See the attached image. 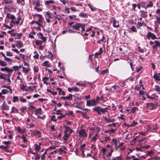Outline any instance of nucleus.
<instances>
[{"instance_id":"obj_3","label":"nucleus","mask_w":160,"mask_h":160,"mask_svg":"<svg viewBox=\"0 0 160 160\" xmlns=\"http://www.w3.org/2000/svg\"><path fill=\"white\" fill-rule=\"evenodd\" d=\"M97 104V102H96L94 99L87 101L86 105L88 106H96Z\"/></svg>"},{"instance_id":"obj_20","label":"nucleus","mask_w":160,"mask_h":160,"mask_svg":"<svg viewBox=\"0 0 160 160\" xmlns=\"http://www.w3.org/2000/svg\"><path fill=\"white\" fill-rule=\"evenodd\" d=\"M36 112H35V114L37 115L38 114H42V109L41 108H39L38 109H36Z\"/></svg>"},{"instance_id":"obj_31","label":"nucleus","mask_w":160,"mask_h":160,"mask_svg":"<svg viewBox=\"0 0 160 160\" xmlns=\"http://www.w3.org/2000/svg\"><path fill=\"white\" fill-rule=\"evenodd\" d=\"M49 78L44 77L42 78V81L44 83L48 85V83L46 82V81H48L49 80Z\"/></svg>"},{"instance_id":"obj_19","label":"nucleus","mask_w":160,"mask_h":160,"mask_svg":"<svg viewBox=\"0 0 160 160\" xmlns=\"http://www.w3.org/2000/svg\"><path fill=\"white\" fill-rule=\"evenodd\" d=\"M11 113H19L18 110L14 107H13L12 108Z\"/></svg>"},{"instance_id":"obj_24","label":"nucleus","mask_w":160,"mask_h":160,"mask_svg":"<svg viewBox=\"0 0 160 160\" xmlns=\"http://www.w3.org/2000/svg\"><path fill=\"white\" fill-rule=\"evenodd\" d=\"M35 147V150L36 152H39L40 150V149L41 148V146H38V145L37 144H34Z\"/></svg>"},{"instance_id":"obj_57","label":"nucleus","mask_w":160,"mask_h":160,"mask_svg":"<svg viewBox=\"0 0 160 160\" xmlns=\"http://www.w3.org/2000/svg\"><path fill=\"white\" fill-rule=\"evenodd\" d=\"M46 118V116L45 115H43L42 117L40 116L39 115H38L37 116L38 118H40L42 120H44V119Z\"/></svg>"},{"instance_id":"obj_58","label":"nucleus","mask_w":160,"mask_h":160,"mask_svg":"<svg viewBox=\"0 0 160 160\" xmlns=\"http://www.w3.org/2000/svg\"><path fill=\"white\" fill-rule=\"evenodd\" d=\"M138 123L137 122H135L134 121H133V123L132 124L128 126V127H134L135 125L138 124Z\"/></svg>"},{"instance_id":"obj_21","label":"nucleus","mask_w":160,"mask_h":160,"mask_svg":"<svg viewBox=\"0 0 160 160\" xmlns=\"http://www.w3.org/2000/svg\"><path fill=\"white\" fill-rule=\"evenodd\" d=\"M112 87L115 90H117V91H121V88L118 85H114Z\"/></svg>"},{"instance_id":"obj_17","label":"nucleus","mask_w":160,"mask_h":160,"mask_svg":"<svg viewBox=\"0 0 160 160\" xmlns=\"http://www.w3.org/2000/svg\"><path fill=\"white\" fill-rule=\"evenodd\" d=\"M79 16L82 18H88V17L87 14L83 12L80 13L79 15Z\"/></svg>"},{"instance_id":"obj_11","label":"nucleus","mask_w":160,"mask_h":160,"mask_svg":"<svg viewBox=\"0 0 160 160\" xmlns=\"http://www.w3.org/2000/svg\"><path fill=\"white\" fill-rule=\"evenodd\" d=\"M86 146V145L85 144H83L80 146V150L81 152H82V155L83 156V157L85 156L84 154V148Z\"/></svg>"},{"instance_id":"obj_62","label":"nucleus","mask_w":160,"mask_h":160,"mask_svg":"<svg viewBox=\"0 0 160 160\" xmlns=\"http://www.w3.org/2000/svg\"><path fill=\"white\" fill-rule=\"evenodd\" d=\"M136 72H139L140 70L143 69V67L142 66H140L139 68H138V67L136 68Z\"/></svg>"},{"instance_id":"obj_39","label":"nucleus","mask_w":160,"mask_h":160,"mask_svg":"<svg viewBox=\"0 0 160 160\" xmlns=\"http://www.w3.org/2000/svg\"><path fill=\"white\" fill-rule=\"evenodd\" d=\"M21 88L22 90H25V91H28V89L25 88L27 87V86L24 85L23 84H21Z\"/></svg>"},{"instance_id":"obj_10","label":"nucleus","mask_w":160,"mask_h":160,"mask_svg":"<svg viewBox=\"0 0 160 160\" xmlns=\"http://www.w3.org/2000/svg\"><path fill=\"white\" fill-rule=\"evenodd\" d=\"M9 109V107L6 104L3 103L1 106V109L2 110H8Z\"/></svg>"},{"instance_id":"obj_56","label":"nucleus","mask_w":160,"mask_h":160,"mask_svg":"<svg viewBox=\"0 0 160 160\" xmlns=\"http://www.w3.org/2000/svg\"><path fill=\"white\" fill-rule=\"evenodd\" d=\"M22 35V33H18L17 38L16 39H20L21 38V37Z\"/></svg>"},{"instance_id":"obj_50","label":"nucleus","mask_w":160,"mask_h":160,"mask_svg":"<svg viewBox=\"0 0 160 160\" xmlns=\"http://www.w3.org/2000/svg\"><path fill=\"white\" fill-rule=\"evenodd\" d=\"M141 6L143 7V8H145L146 9V6L145 7L146 3L143 2H140Z\"/></svg>"},{"instance_id":"obj_15","label":"nucleus","mask_w":160,"mask_h":160,"mask_svg":"<svg viewBox=\"0 0 160 160\" xmlns=\"http://www.w3.org/2000/svg\"><path fill=\"white\" fill-rule=\"evenodd\" d=\"M138 141L140 144H143L147 142V139L146 138H144L142 139H139L138 140Z\"/></svg>"},{"instance_id":"obj_26","label":"nucleus","mask_w":160,"mask_h":160,"mask_svg":"<svg viewBox=\"0 0 160 160\" xmlns=\"http://www.w3.org/2000/svg\"><path fill=\"white\" fill-rule=\"evenodd\" d=\"M102 48H100L99 49V52H97L95 53V56H98L102 54Z\"/></svg>"},{"instance_id":"obj_22","label":"nucleus","mask_w":160,"mask_h":160,"mask_svg":"<svg viewBox=\"0 0 160 160\" xmlns=\"http://www.w3.org/2000/svg\"><path fill=\"white\" fill-rule=\"evenodd\" d=\"M77 16L75 15H70L69 16V18L70 20L74 19L75 20H79L78 18H77Z\"/></svg>"},{"instance_id":"obj_7","label":"nucleus","mask_w":160,"mask_h":160,"mask_svg":"<svg viewBox=\"0 0 160 160\" xmlns=\"http://www.w3.org/2000/svg\"><path fill=\"white\" fill-rule=\"evenodd\" d=\"M152 78L157 81H160V73L156 72L154 74Z\"/></svg>"},{"instance_id":"obj_44","label":"nucleus","mask_w":160,"mask_h":160,"mask_svg":"<svg viewBox=\"0 0 160 160\" xmlns=\"http://www.w3.org/2000/svg\"><path fill=\"white\" fill-rule=\"evenodd\" d=\"M155 88L154 89V90L157 92H160V87L159 86L156 85H155Z\"/></svg>"},{"instance_id":"obj_54","label":"nucleus","mask_w":160,"mask_h":160,"mask_svg":"<svg viewBox=\"0 0 160 160\" xmlns=\"http://www.w3.org/2000/svg\"><path fill=\"white\" fill-rule=\"evenodd\" d=\"M87 5L89 8H90L91 11H93L95 9V8H93L92 6L90 3H88Z\"/></svg>"},{"instance_id":"obj_4","label":"nucleus","mask_w":160,"mask_h":160,"mask_svg":"<svg viewBox=\"0 0 160 160\" xmlns=\"http://www.w3.org/2000/svg\"><path fill=\"white\" fill-rule=\"evenodd\" d=\"M146 36L148 40H149L150 38L153 40L157 39L158 38L155 35L150 32L148 33Z\"/></svg>"},{"instance_id":"obj_32","label":"nucleus","mask_w":160,"mask_h":160,"mask_svg":"<svg viewBox=\"0 0 160 160\" xmlns=\"http://www.w3.org/2000/svg\"><path fill=\"white\" fill-rule=\"evenodd\" d=\"M82 116L83 117V118L86 119H88L90 118V117L87 115L86 113L85 112H84L82 113Z\"/></svg>"},{"instance_id":"obj_48","label":"nucleus","mask_w":160,"mask_h":160,"mask_svg":"<svg viewBox=\"0 0 160 160\" xmlns=\"http://www.w3.org/2000/svg\"><path fill=\"white\" fill-rule=\"evenodd\" d=\"M108 69H106L104 70H101L100 71L101 73L102 74H104L107 72H108Z\"/></svg>"},{"instance_id":"obj_16","label":"nucleus","mask_w":160,"mask_h":160,"mask_svg":"<svg viewBox=\"0 0 160 160\" xmlns=\"http://www.w3.org/2000/svg\"><path fill=\"white\" fill-rule=\"evenodd\" d=\"M104 119L108 122H113L115 120L114 119H113L112 120H111V118L110 116H108V118L107 117L104 118Z\"/></svg>"},{"instance_id":"obj_47","label":"nucleus","mask_w":160,"mask_h":160,"mask_svg":"<svg viewBox=\"0 0 160 160\" xmlns=\"http://www.w3.org/2000/svg\"><path fill=\"white\" fill-rule=\"evenodd\" d=\"M153 3L151 1H150L149 2V3L148 4H147L146 5V7L147 8H149V7H152L153 6Z\"/></svg>"},{"instance_id":"obj_29","label":"nucleus","mask_w":160,"mask_h":160,"mask_svg":"<svg viewBox=\"0 0 160 160\" xmlns=\"http://www.w3.org/2000/svg\"><path fill=\"white\" fill-rule=\"evenodd\" d=\"M108 108L106 107L104 108H101V113H102L103 114H104L106 112H108V111L107 110Z\"/></svg>"},{"instance_id":"obj_61","label":"nucleus","mask_w":160,"mask_h":160,"mask_svg":"<svg viewBox=\"0 0 160 160\" xmlns=\"http://www.w3.org/2000/svg\"><path fill=\"white\" fill-rule=\"evenodd\" d=\"M6 147L9 148L8 145H6L5 146H4L3 145L0 146V148L2 149H5L6 148Z\"/></svg>"},{"instance_id":"obj_9","label":"nucleus","mask_w":160,"mask_h":160,"mask_svg":"<svg viewBox=\"0 0 160 160\" xmlns=\"http://www.w3.org/2000/svg\"><path fill=\"white\" fill-rule=\"evenodd\" d=\"M17 44H16V46L18 48H20L23 46V44L22 42L21 41L18 40L16 41Z\"/></svg>"},{"instance_id":"obj_33","label":"nucleus","mask_w":160,"mask_h":160,"mask_svg":"<svg viewBox=\"0 0 160 160\" xmlns=\"http://www.w3.org/2000/svg\"><path fill=\"white\" fill-rule=\"evenodd\" d=\"M21 138L23 140V142L24 143H26L28 142V140L26 139V137L24 135H22L21 136Z\"/></svg>"},{"instance_id":"obj_60","label":"nucleus","mask_w":160,"mask_h":160,"mask_svg":"<svg viewBox=\"0 0 160 160\" xmlns=\"http://www.w3.org/2000/svg\"><path fill=\"white\" fill-rule=\"evenodd\" d=\"M12 68L13 69V70L15 71H18L19 70L18 66H13Z\"/></svg>"},{"instance_id":"obj_25","label":"nucleus","mask_w":160,"mask_h":160,"mask_svg":"<svg viewBox=\"0 0 160 160\" xmlns=\"http://www.w3.org/2000/svg\"><path fill=\"white\" fill-rule=\"evenodd\" d=\"M65 135L63 136V140L65 141H67V138H68L70 136V134H68V133L64 132Z\"/></svg>"},{"instance_id":"obj_64","label":"nucleus","mask_w":160,"mask_h":160,"mask_svg":"<svg viewBox=\"0 0 160 160\" xmlns=\"http://www.w3.org/2000/svg\"><path fill=\"white\" fill-rule=\"evenodd\" d=\"M6 55L7 56L11 57L12 56V53H11L10 52L6 51Z\"/></svg>"},{"instance_id":"obj_37","label":"nucleus","mask_w":160,"mask_h":160,"mask_svg":"<svg viewBox=\"0 0 160 160\" xmlns=\"http://www.w3.org/2000/svg\"><path fill=\"white\" fill-rule=\"evenodd\" d=\"M42 42H43L42 41H40V40H37L35 41V43L36 44V45L38 46L40 45H42Z\"/></svg>"},{"instance_id":"obj_35","label":"nucleus","mask_w":160,"mask_h":160,"mask_svg":"<svg viewBox=\"0 0 160 160\" xmlns=\"http://www.w3.org/2000/svg\"><path fill=\"white\" fill-rule=\"evenodd\" d=\"M55 2L52 0H48L46 1L45 2V4L48 5L50 4V3H53Z\"/></svg>"},{"instance_id":"obj_42","label":"nucleus","mask_w":160,"mask_h":160,"mask_svg":"<svg viewBox=\"0 0 160 160\" xmlns=\"http://www.w3.org/2000/svg\"><path fill=\"white\" fill-rule=\"evenodd\" d=\"M27 109L26 107L25 106L21 107L20 109L22 111V112L25 113V111L27 110Z\"/></svg>"},{"instance_id":"obj_38","label":"nucleus","mask_w":160,"mask_h":160,"mask_svg":"<svg viewBox=\"0 0 160 160\" xmlns=\"http://www.w3.org/2000/svg\"><path fill=\"white\" fill-rule=\"evenodd\" d=\"M72 96H73V95L71 94H69L68 96L65 97L66 99H67L68 100H72Z\"/></svg>"},{"instance_id":"obj_8","label":"nucleus","mask_w":160,"mask_h":160,"mask_svg":"<svg viewBox=\"0 0 160 160\" xmlns=\"http://www.w3.org/2000/svg\"><path fill=\"white\" fill-rule=\"evenodd\" d=\"M93 111L97 112L98 115H100L101 114V107L99 106L95 107L93 108Z\"/></svg>"},{"instance_id":"obj_41","label":"nucleus","mask_w":160,"mask_h":160,"mask_svg":"<svg viewBox=\"0 0 160 160\" xmlns=\"http://www.w3.org/2000/svg\"><path fill=\"white\" fill-rule=\"evenodd\" d=\"M137 109V110H138V109L137 107H133L132 108L130 112H131L134 113L136 111V110Z\"/></svg>"},{"instance_id":"obj_46","label":"nucleus","mask_w":160,"mask_h":160,"mask_svg":"<svg viewBox=\"0 0 160 160\" xmlns=\"http://www.w3.org/2000/svg\"><path fill=\"white\" fill-rule=\"evenodd\" d=\"M51 119L52 121L55 122H56L57 120L56 118V116L55 115H53L51 116Z\"/></svg>"},{"instance_id":"obj_13","label":"nucleus","mask_w":160,"mask_h":160,"mask_svg":"<svg viewBox=\"0 0 160 160\" xmlns=\"http://www.w3.org/2000/svg\"><path fill=\"white\" fill-rule=\"evenodd\" d=\"M6 18H7L11 19L12 20H15L16 19V18L14 15L8 13H7Z\"/></svg>"},{"instance_id":"obj_23","label":"nucleus","mask_w":160,"mask_h":160,"mask_svg":"<svg viewBox=\"0 0 160 160\" xmlns=\"http://www.w3.org/2000/svg\"><path fill=\"white\" fill-rule=\"evenodd\" d=\"M123 159L122 158V155L121 154L119 156L117 157L116 158L113 157L112 160H122Z\"/></svg>"},{"instance_id":"obj_1","label":"nucleus","mask_w":160,"mask_h":160,"mask_svg":"<svg viewBox=\"0 0 160 160\" xmlns=\"http://www.w3.org/2000/svg\"><path fill=\"white\" fill-rule=\"evenodd\" d=\"M86 25L85 24H82L81 23H76L75 24L73 25L72 28H73L75 30L79 31L80 30V28H82L81 32H83L85 31V26Z\"/></svg>"},{"instance_id":"obj_2","label":"nucleus","mask_w":160,"mask_h":160,"mask_svg":"<svg viewBox=\"0 0 160 160\" xmlns=\"http://www.w3.org/2000/svg\"><path fill=\"white\" fill-rule=\"evenodd\" d=\"M150 45L152 46L153 50L157 51L158 50L157 48L159 47L158 41L155 40L154 42L150 41Z\"/></svg>"},{"instance_id":"obj_55","label":"nucleus","mask_w":160,"mask_h":160,"mask_svg":"<svg viewBox=\"0 0 160 160\" xmlns=\"http://www.w3.org/2000/svg\"><path fill=\"white\" fill-rule=\"evenodd\" d=\"M98 136V134H96L94 137H92V139L93 142H95L97 139V137Z\"/></svg>"},{"instance_id":"obj_45","label":"nucleus","mask_w":160,"mask_h":160,"mask_svg":"<svg viewBox=\"0 0 160 160\" xmlns=\"http://www.w3.org/2000/svg\"><path fill=\"white\" fill-rule=\"evenodd\" d=\"M130 29L131 31L134 32H137V30L135 27L133 26L130 28Z\"/></svg>"},{"instance_id":"obj_12","label":"nucleus","mask_w":160,"mask_h":160,"mask_svg":"<svg viewBox=\"0 0 160 160\" xmlns=\"http://www.w3.org/2000/svg\"><path fill=\"white\" fill-rule=\"evenodd\" d=\"M37 35L41 36L40 38L43 41L45 42L47 40L46 38L45 37H44L43 34L41 32H39L38 33H37Z\"/></svg>"},{"instance_id":"obj_34","label":"nucleus","mask_w":160,"mask_h":160,"mask_svg":"<svg viewBox=\"0 0 160 160\" xmlns=\"http://www.w3.org/2000/svg\"><path fill=\"white\" fill-rule=\"evenodd\" d=\"M0 65L2 67L6 66L7 64L6 62L0 60Z\"/></svg>"},{"instance_id":"obj_52","label":"nucleus","mask_w":160,"mask_h":160,"mask_svg":"<svg viewBox=\"0 0 160 160\" xmlns=\"http://www.w3.org/2000/svg\"><path fill=\"white\" fill-rule=\"evenodd\" d=\"M9 92V91H8L6 89H3L2 90V93L3 94H6V93H8Z\"/></svg>"},{"instance_id":"obj_53","label":"nucleus","mask_w":160,"mask_h":160,"mask_svg":"<svg viewBox=\"0 0 160 160\" xmlns=\"http://www.w3.org/2000/svg\"><path fill=\"white\" fill-rule=\"evenodd\" d=\"M2 143L5 145H10L11 144V142L10 141H4Z\"/></svg>"},{"instance_id":"obj_40","label":"nucleus","mask_w":160,"mask_h":160,"mask_svg":"<svg viewBox=\"0 0 160 160\" xmlns=\"http://www.w3.org/2000/svg\"><path fill=\"white\" fill-rule=\"evenodd\" d=\"M33 53L34 54H35V55L33 56L34 58L37 59H38L39 55L38 52L36 51H34Z\"/></svg>"},{"instance_id":"obj_14","label":"nucleus","mask_w":160,"mask_h":160,"mask_svg":"<svg viewBox=\"0 0 160 160\" xmlns=\"http://www.w3.org/2000/svg\"><path fill=\"white\" fill-rule=\"evenodd\" d=\"M140 12L142 13L141 15L142 17L143 18H147L148 17L147 15V11L145 12L143 10H141Z\"/></svg>"},{"instance_id":"obj_27","label":"nucleus","mask_w":160,"mask_h":160,"mask_svg":"<svg viewBox=\"0 0 160 160\" xmlns=\"http://www.w3.org/2000/svg\"><path fill=\"white\" fill-rule=\"evenodd\" d=\"M114 20L113 22V26L115 28H118L119 27V24L117 23L116 21L113 18Z\"/></svg>"},{"instance_id":"obj_30","label":"nucleus","mask_w":160,"mask_h":160,"mask_svg":"<svg viewBox=\"0 0 160 160\" xmlns=\"http://www.w3.org/2000/svg\"><path fill=\"white\" fill-rule=\"evenodd\" d=\"M22 69H23V72L26 73V74L28 73L29 71L30 70L29 68H27V69H26L23 66H22Z\"/></svg>"},{"instance_id":"obj_28","label":"nucleus","mask_w":160,"mask_h":160,"mask_svg":"<svg viewBox=\"0 0 160 160\" xmlns=\"http://www.w3.org/2000/svg\"><path fill=\"white\" fill-rule=\"evenodd\" d=\"M49 62L48 61H45L43 63V65L48 67H50L51 66L49 64Z\"/></svg>"},{"instance_id":"obj_36","label":"nucleus","mask_w":160,"mask_h":160,"mask_svg":"<svg viewBox=\"0 0 160 160\" xmlns=\"http://www.w3.org/2000/svg\"><path fill=\"white\" fill-rule=\"evenodd\" d=\"M18 96H15L13 97V99L12 100L13 102H18Z\"/></svg>"},{"instance_id":"obj_63","label":"nucleus","mask_w":160,"mask_h":160,"mask_svg":"<svg viewBox=\"0 0 160 160\" xmlns=\"http://www.w3.org/2000/svg\"><path fill=\"white\" fill-rule=\"evenodd\" d=\"M40 1L39 0H38L36 4V6L35 7H38L40 6Z\"/></svg>"},{"instance_id":"obj_5","label":"nucleus","mask_w":160,"mask_h":160,"mask_svg":"<svg viewBox=\"0 0 160 160\" xmlns=\"http://www.w3.org/2000/svg\"><path fill=\"white\" fill-rule=\"evenodd\" d=\"M78 134L81 137L87 138L88 135L85 131V129H81L79 131Z\"/></svg>"},{"instance_id":"obj_6","label":"nucleus","mask_w":160,"mask_h":160,"mask_svg":"<svg viewBox=\"0 0 160 160\" xmlns=\"http://www.w3.org/2000/svg\"><path fill=\"white\" fill-rule=\"evenodd\" d=\"M43 19V18L42 17H41L39 18V19H38V21H35L34 20H33L31 22V24H32L34 23H36V24H37L39 26H42V25L40 24L39 22H42V20Z\"/></svg>"},{"instance_id":"obj_49","label":"nucleus","mask_w":160,"mask_h":160,"mask_svg":"<svg viewBox=\"0 0 160 160\" xmlns=\"http://www.w3.org/2000/svg\"><path fill=\"white\" fill-rule=\"evenodd\" d=\"M19 100L23 102H27V100L25 98H23L22 97H20Z\"/></svg>"},{"instance_id":"obj_59","label":"nucleus","mask_w":160,"mask_h":160,"mask_svg":"<svg viewBox=\"0 0 160 160\" xmlns=\"http://www.w3.org/2000/svg\"><path fill=\"white\" fill-rule=\"evenodd\" d=\"M6 71L8 73H12L13 72V70L12 69H10L9 68L7 67Z\"/></svg>"},{"instance_id":"obj_18","label":"nucleus","mask_w":160,"mask_h":160,"mask_svg":"<svg viewBox=\"0 0 160 160\" xmlns=\"http://www.w3.org/2000/svg\"><path fill=\"white\" fill-rule=\"evenodd\" d=\"M57 89L59 91L58 92L59 95H60L62 94L63 95H65V92L64 91L62 90V89L61 88L58 87L57 88Z\"/></svg>"},{"instance_id":"obj_43","label":"nucleus","mask_w":160,"mask_h":160,"mask_svg":"<svg viewBox=\"0 0 160 160\" xmlns=\"http://www.w3.org/2000/svg\"><path fill=\"white\" fill-rule=\"evenodd\" d=\"M35 133L38 135V137L40 138L41 137L42 133L39 131L37 130H35Z\"/></svg>"},{"instance_id":"obj_51","label":"nucleus","mask_w":160,"mask_h":160,"mask_svg":"<svg viewBox=\"0 0 160 160\" xmlns=\"http://www.w3.org/2000/svg\"><path fill=\"white\" fill-rule=\"evenodd\" d=\"M105 39V37H104V36H102V39H100V40H98L97 41V42L98 43H99L100 42L102 41V42H106V41L105 40V41H104V40Z\"/></svg>"}]
</instances>
